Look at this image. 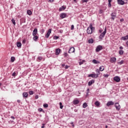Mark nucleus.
Here are the masks:
<instances>
[{"mask_svg": "<svg viewBox=\"0 0 128 128\" xmlns=\"http://www.w3.org/2000/svg\"><path fill=\"white\" fill-rule=\"evenodd\" d=\"M92 62L93 64H100V62L98 60H93L92 61Z\"/></svg>", "mask_w": 128, "mask_h": 128, "instance_id": "obj_19", "label": "nucleus"}, {"mask_svg": "<svg viewBox=\"0 0 128 128\" xmlns=\"http://www.w3.org/2000/svg\"><path fill=\"white\" fill-rule=\"evenodd\" d=\"M33 94H34V92H33L32 90H31V91L29 92V94H30V96H32Z\"/></svg>", "mask_w": 128, "mask_h": 128, "instance_id": "obj_37", "label": "nucleus"}, {"mask_svg": "<svg viewBox=\"0 0 128 128\" xmlns=\"http://www.w3.org/2000/svg\"><path fill=\"white\" fill-rule=\"evenodd\" d=\"M33 40H34V42H36V40H38V36L36 35H35L34 36H33Z\"/></svg>", "mask_w": 128, "mask_h": 128, "instance_id": "obj_24", "label": "nucleus"}, {"mask_svg": "<svg viewBox=\"0 0 128 128\" xmlns=\"http://www.w3.org/2000/svg\"><path fill=\"white\" fill-rule=\"evenodd\" d=\"M59 104L60 106V108H61V110H62V108H64V106H62V102H60Z\"/></svg>", "mask_w": 128, "mask_h": 128, "instance_id": "obj_34", "label": "nucleus"}, {"mask_svg": "<svg viewBox=\"0 0 128 128\" xmlns=\"http://www.w3.org/2000/svg\"><path fill=\"white\" fill-rule=\"evenodd\" d=\"M27 14L28 16H32V10H27Z\"/></svg>", "mask_w": 128, "mask_h": 128, "instance_id": "obj_25", "label": "nucleus"}, {"mask_svg": "<svg viewBox=\"0 0 128 128\" xmlns=\"http://www.w3.org/2000/svg\"><path fill=\"white\" fill-rule=\"evenodd\" d=\"M82 3L88 2V0H82Z\"/></svg>", "mask_w": 128, "mask_h": 128, "instance_id": "obj_40", "label": "nucleus"}, {"mask_svg": "<svg viewBox=\"0 0 128 128\" xmlns=\"http://www.w3.org/2000/svg\"><path fill=\"white\" fill-rule=\"evenodd\" d=\"M22 96L24 98H28V92H24L22 94Z\"/></svg>", "mask_w": 128, "mask_h": 128, "instance_id": "obj_23", "label": "nucleus"}, {"mask_svg": "<svg viewBox=\"0 0 128 128\" xmlns=\"http://www.w3.org/2000/svg\"><path fill=\"white\" fill-rule=\"evenodd\" d=\"M39 111H40V112H44V110H42V108H39Z\"/></svg>", "mask_w": 128, "mask_h": 128, "instance_id": "obj_50", "label": "nucleus"}, {"mask_svg": "<svg viewBox=\"0 0 128 128\" xmlns=\"http://www.w3.org/2000/svg\"><path fill=\"white\" fill-rule=\"evenodd\" d=\"M54 40H58V36H54Z\"/></svg>", "mask_w": 128, "mask_h": 128, "instance_id": "obj_48", "label": "nucleus"}, {"mask_svg": "<svg viewBox=\"0 0 128 128\" xmlns=\"http://www.w3.org/2000/svg\"><path fill=\"white\" fill-rule=\"evenodd\" d=\"M82 106L84 108H86V106H88V104H86V102H84L83 104H82Z\"/></svg>", "mask_w": 128, "mask_h": 128, "instance_id": "obj_32", "label": "nucleus"}, {"mask_svg": "<svg viewBox=\"0 0 128 128\" xmlns=\"http://www.w3.org/2000/svg\"><path fill=\"white\" fill-rule=\"evenodd\" d=\"M104 78H108V74H104Z\"/></svg>", "mask_w": 128, "mask_h": 128, "instance_id": "obj_43", "label": "nucleus"}, {"mask_svg": "<svg viewBox=\"0 0 128 128\" xmlns=\"http://www.w3.org/2000/svg\"><path fill=\"white\" fill-rule=\"evenodd\" d=\"M12 22L14 26H16V20L12 18Z\"/></svg>", "mask_w": 128, "mask_h": 128, "instance_id": "obj_35", "label": "nucleus"}, {"mask_svg": "<svg viewBox=\"0 0 128 128\" xmlns=\"http://www.w3.org/2000/svg\"><path fill=\"white\" fill-rule=\"evenodd\" d=\"M66 8V6H63L62 7L59 8V12H62V10H64Z\"/></svg>", "mask_w": 128, "mask_h": 128, "instance_id": "obj_14", "label": "nucleus"}, {"mask_svg": "<svg viewBox=\"0 0 128 128\" xmlns=\"http://www.w3.org/2000/svg\"><path fill=\"white\" fill-rule=\"evenodd\" d=\"M64 56L66 58V57L68 56V54L66 52H64Z\"/></svg>", "mask_w": 128, "mask_h": 128, "instance_id": "obj_36", "label": "nucleus"}, {"mask_svg": "<svg viewBox=\"0 0 128 128\" xmlns=\"http://www.w3.org/2000/svg\"><path fill=\"white\" fill-rule=\"evenodd\" d=\"M17 102H18V104H20V100H17Z\"/></svg>", "mask_w": 128, "mask_h": 128, "instance_id": "obj_58", "label": "nucleus"}, {"mask_svg": "<svg viewBox=\"0 0 128 128\" xmlns=\"http://www.w3.org/2000/svg\"><path fill=\"white\" fill-rule=\"evenodd\" d=\"M60 18H66V14L62 13L60 14Z\"/></svg>", "mask_w": 128, "mask_h": 128, "instance_id": "obj_13", "label": "nucleus"}, {"mask_svg": "<svg viewBox=\"0 0 128 128\" xmlns=\"http://www.w3.org/2000/svg\"><path fill=\"white\" fill-rule=\"evenodd\" d=\"M40 32L42 34H44V29H42L40 30Z\"/></svg>", "mask_w": 128, "mask_h": 128, "instance_id": "obj_41", "label": "nucleus"}, {"mask_svg": "<svg viewBox=\"0 0 128 128\" xmlns=\"http://www.w3.org/2000/svg\"><path fill=\"white\" fill-rule=\"evenodd\" d=\"M110 2H108V6L109 8H110V6H112V4Z\"/></svg>", "mask_w": 128, "mask_h": 128, "instance_id": "obj_44", "label": "nucleus"}, {"mask_svg": "<svg viewBox=\"0 0 128 128\" xmlns=\"http://www.w3.org/2000/svg\"><path fill=\"white\" fill-rule=\"evenodd\" d=\"M50 34H52V29H49L45 36L46 38H50Z\"/></svg>", "mask_w": 128, "mask_h": 128, "instance_id": "obj_5", "label": "nucleus"}, {"mask_svg": "<svg viewBox=\"0 0 128 128\" xmlns=\"http://www.w3.org/2000/svg\"><path fill=\"white\" fill-rule=\"evenodd\" d=\"M35 98L36 100H38V95L36 96Z\"/></svg>", "mask_w": 128, "mask_h": 128, "instance_id": "obj_52", "label": "nucleus"}, {"mask_svg": "<svg viewBox=\"0 0 128 128\" xmlns=\"http://www.w3.org/2000/svg\"><path fill=\"white\" fill-rule=\"evenodd\" d=\"M89 93H86V98H88V96L89 94H88Z\"/></svg>", "mask_w": 128, "mask_h": 128, "instance_id": "obj_54", "label": "nucleus"}, {"mask_svg": "<svg viewBox=\"0 0 128 128\" xmlns=\"http://www.w3.org/2000/svg\"><path fill=\"white\" fill-rule=\"evenodd\" d=\"M117 2L118 4H120V6H124V1L122 0H119L118 1H117Z\"/></svg>", "mask_w": 128, "mask_h": 128, "instance_id": "obj_10", "label": "nucleus"}, {"mask_svg": "<svg viewBox=\"0 0 128 128\" xmlns=\"http://www.w3.org/2000/svg\"><path fill=\"white\" fill-rule=\"evenodd\" d=\"M92 84H94V80H91L89 81L88 82V86H90Z\"/></svg>", "mask_w": 128, "mask_h": 128, "instance_id": "obj_16", "label": "nucleus"}, {"mask_svg": "<svg viewBox=\"0 0 128 128\" xmlns=\"http://www.w3.org/2000/svg\"><path fill=\"white\" fill-rule=\"evenodd\" d=\"M64 66H65L64 64H62V68H64Z\"/></svg>", "mask_w": 128, "mask_h": 128, "instance_id": "obj_60", "label": "nucleus"}, {"mask_svg": "<svg viewBox=\"0 0 128 128\" xmlns=\"http://www.w3.org/2000/svg\"><path fill=\"white\" fill-rule=\"evenodd\" d=\"M104 12V10H100L99 11V14H102Z\"/></svg>", "mask_w": 128, "mask_h": 128, "instance_id": "obj_42", "label": "nucleus"}, {"mask_svg": "<svg viewBox=\"0 0 128 128\" xmlns=\"http://www.w3.org/2000/svg\"><path fill=\"white\" fill-rule=\"evenodd\" d=\"M93 30H94V28H93L92 24H90L89 27L87 28V34H92Z\"/></svg>", "mask_w": 128, "mask_h": 128, "instance_id": "obj_1", "label": "nucleus"}, {"mask_svg": "<svg viewBox=\"0 0 128 128\" xmlns=\"http://www.w3.org/2000/svg\"><path fill=\"white\" fill-rule=\"evenodd\" d=\"M120 50H124V47H122V46H120Z\"/></svg>", "mask_w": 128, "mask_h": 128, "instance_id": "obj_53", "label": "nucleus"}, {"mask_svg": "<svg viewBox=\"0 0 128 128\" xmlns=\"http://www.w3.org/2000/svg\"><path fill=\"white\" fill-rule=\"evenodd\" d=\"M86 94H90V88H88L86 90Z\"/></svg>", "mask_w": 128, "mask_h": 128, "instance_id": "obj_46", "label": "nucleus"}, {"mask_svg": "<svg viewBox=\"0 0 128 128\" xmlns=\"http://www.w3.org/2000/svg\"><path fill=\"white\" fill-rule=\"evenodd\" d=\"M42 128H44V124H42V126L41 127Z\"/></svg>", "mask_w": 128, "mask_h": 128, "instance_id": "obj_55", "label": "nucleus"}, {"mask_svg": "<svg viewBox=\"0 0 128 128\" xmlns=\"http://www.w3.org/2000/svg\"><path fill=\"white\" fill-rule=\"evenodd\" d=\"M106 34V28H105L104 30L100 35L99 40H102V38H104Z\"/></svg>", "mask_w": 128, "mask_h": 128, "instance_id": "obj_2", "label": "nucleus"}, {"mask_svg": "<svg viewBox=\"0 0 128 128\" xmlns=\"http://www.w3.org/2000/svg\"><path fill=\"white\" fill-rule=\"evenodd\" d=\"M102 50V46L99 45L96 48V52H100Z\"/></svg>", "mask_w": 128, "mask_h": 128, "instance_id": "obj_4", "label": "nucleus"}, {"mask_svg": "<svg viewBox=\"0 0 128 128\" xmlns=\"http://www.w3.org/2000/svg\"><path fill=\"white\" fill-rule=\"evenodd\" d=\"M116 57H112L110 59V62L111 64H116Z\"/></svg>", "mask_w": 128, "mask_h": 128, "instance_id": "obj_8", "label": "nucleus"}, {"mask_svg": "<svg viewBox=\"0 0 128 128\" xmlns=\"http://www.w3.org/2000/svg\"><path fill=\"white\" fill-rule=\"evenodd\" d=\"M38 60H42V56H38Z\"/></svg>", "mask_w": 128, "mask_h": 128, "instance_id": "obj_39", "label": "nucleus"}, {"mask_svg": "<svg viewBox=\"0 0 128 128\" xmlns=\"http://www.w3.org/2000/svg\"><path fill=\"white\" fill-rule=\"evenodd\" d=\"M112 0H108V2H112Z\"/></svg>", "mask_w": 128, "mask_h": 128, "instance_id": "obj_61", "label": "nucleus"}, {"mask_svg": "<svg viewBox=\"0 0 128 128\" xmlns=\"http://www.w3.org/2000/svg\"><path fill=\"white\" fill-rule=\"evenodd\" d=\"M100 103L98 101H96L95 102V106H100Z\"/></svg>", "mask_w": 128, "mask_h": 128, "instance_id": "obj_28", "label": "nucleus"}, {"mask_svg": "<svg viewBox=\"0 0 128 128\" xmlns=\"http://www.w3.org/2000/svg\"><path fill=\"white\" fill-rule=\"evenodd\" d=\"M88 78H98V76L96 74H90L88 75Z\"/></svg>", "mask_w": 128, "mask_h": 128, "instance_id": "obj_6", "label": "nucleus"}, {"mask_svg": "<svg viewBox=\"0 0 128 128\" xmlns=\"http://www.w3.org/2000/svg\"><path fill=\"white\" fill-rule=\"evenodd\" d=\"M88 44H94V39L91 38L88 40Z\"/></svg>", "mask_w": 128, "mask_h": 128, "instance_id": "obj_27", "label": "nucleus"}, {"mask_svg": "<svg viewBox=\"0 0 128 128\" xmlns=\"http://www.w3.org/2000/svg\"><path fill=\"white\" fill-rule=\"evenodd\" d=\"M64 68H66V70H68V65H66Z\"/></svg>", "mask_w": 128, "mask_h": 128, "instance_id": "obj_47", "label": "nucleus"}, {"mask_svg": "<svg viewBox=\"0 0 128 128\" xmlns=\"http://www.w3.org/2000/svg\"><path fill=\"white\" fill-rule=\"evenodd\" d=\"M99 70L100 72H104V67L102 66H100V68H99Z\"/></svg>", "mask_w": 128, "mask_h": 128, "instance_id": "obj_22", "label": "nucleus"}, {"mask_svg": "<svg viewBox=\"0 0 128 128\" xmlns=\"http://www.w3.org/2000/svg\"><path fill=\"white\" fill-rule=\"evenodd\" d=\"M111 20H114V18H116V14L114 13H112L111 14Z\"/></svg>", "mask_w": 128, "mask_h": 128, "instance_id": "obj_9", "label": "nucleus"}, {"mask_svg": "<svg viewBox=\"0 0 128 128\" xmlns=\"http://www.w3.org/2000/svg\"><path fill=\"white\" fill-rule=\"evenodd\" d=\"M114 82H120V77L118 76H116L114 78Z\"/></svg>", "mask_w": 128, "mask_h": 128, "instance_id": "obj_3", "label": "nucleus"}, {"mask_svg": "<svg viewBox=\"0 0 128 128\" xmlns=\"http://www.w3.org/2000/svg\"><path fill=\"white\" fill-rule=\"evenodd\" d=\"M72 52H74V48L72 47L68 50L69 54H72Z\"/></svg>", "mask_w": 128, "mask_h": 128, "instance_id": "obj_15", "label": "nucleus"}, {"mask_svg": "<svg viewBox=\"0 0 128 128\" xmlns=\"http://www.w3.org/2000/svg\"><path fill=\"white\" fill-rule=\"evenodd\" d=\"M43 106H44V108H48V104H44Z\"/></svg>", "mask_w": 128, "mask_h": 128, "instance_id": "obj_38", "label": "nucleus"}, {"mask_svg": "<svg viewBox=\"0 0 128 128\" xmlns=\"http://www.w3.org/2000/svg\"><path fill=\"white\" fill-rule=\"evenodd\" d=\"M74 28V25H72L71 30H72Z\"/></svg>", "mask_w": 128, "mask_h": 128, "instance_id": "obj_45", "label": "nucleus"}, {"mask_svg": "<svg viewBox=\"0 0 128 128\" xmlns=\"http://www.w3.org/2000/svg\"><path fill=\"white\" fill-rule=\"evenodd\" d=\"M96 76H100V70L99 69H96Z\"/></svg>", "mask_w": 128, "mask_h": 128, "instance_id": "obj_20", "label": "nucleus"}, {"mask_svg": "<svg viewBox=\"0 0 128 128\" xmlns=\"http://www.w3.org/2000/svg\"><path fill=\"white\" fill-rule=\"evenodd\" d=\"M74 104H80V100H74L73 101Z\"/></svg>", "mask_w": 128, "mask_h": 128, "instance_id": "obj_17", "label": "nucleus"}, {"mask_svg": "<svg viewBox=\"0 0 128 128\" xmlns=\"http://www.w3.org/2000/svg\"><path fill=\"white\" fill-rule=\"evenodd\" d=\"M60 48H57L56 50V54H60Z\"/></svg>", "mask_w": 128, "mask_h": 128, "instance_id": "obj_21", "label": "nucleus"}, {"mask_svg": "<svg viewBox=\"0 0 128 128\" xmlns=\"http://www.w3.org/2000/svg\"><path fill=\"white\" fill-rule=\"evenodd\" d=\"M86 62V60H82V61L79 62L80 66H82V64H84V63Z\"/></svg>", "mask_w": 128, "mask_h": 128, "instance_id": "obj_30", "label": "nucleus"}, {"mask_svg": "<svg viewBox=\"0 0 128 128\" xmlns=\"http://www.w3.org/2000/svg\"><path fill=\"white\" fill-rule=\"evenodd\" d=\"M50 2H54V0H48Z\"/></svg>", "mask_w": 128, "mask_h": 128, "instance_id": "obj_59", "label": "nucleus"}, {"mask_svg": "<svg viewBox=\"0 0 128 128\" xmlns=\"http://www.w3.org/2000/svg\"><path fill=\"white\" fill-rule=\"evenodd\" d=\"M124 62V60H122L120 62H118V64L122 65L123 64Z\"/></svg>", "mask_w": 128, "mask_h": 128, "instance_id": "obj_33", "label": "nucleus"}, {"mask_svg": "<svg viewBox=\"0 0 128 128\" xmlns=\"http://www.w3.org/2000/svg\"><path fill=\"white\" fill-rule=\"evenodd\" d=\"M16 46L18 48H21L22 47V43L20 42H17Z\"/></svg>", "mask_w": 128, "mask_h": 128, "instance_id": "obj_26", "label": "nucleus"}, {"mask_svg": "<svg viewBox=\"0 0 128 128\" xmlns=\"http://www.w3.org/2000/svg\"><path fill=\"white\" fill-rule=\"evenodd\" d=\"M12 76H16V72H14L12 74Z\"/></svg>", "mask_w": 128, "mask_h": 128, "instance_id": "obj_49", "label": "nucleus"}, {"mask_svg": "<svg viewBox=\"0 0 128 128\" xmlns=\"http://www.w3.org/2000/svg\"><path fill=\"white\" fill-rule=\"evenodd\" d=\"M114 106L116 110H120V104H118V102L115 103Z\"/></svg>", "mask_w": 128, "mask_h": 128, "instance_id": "obj_7", "label": "nucleus"}, {"mask_svg": "<svg viewBox=\"0 0 128 128\" xmlns=\"http://www.w3.org/2000/svg\"><path fill=\"white\" fill-rule=\"evenodd\" d=\"M11 118H12V120H14V116H12Z\"/></svg>", "mask_w": 128, "mask_h": 128, "instance_id": "obj_56", "label": "nucleus"}, {"mask_svg": "<svg viewBox=\"0 0 128 128\" xmlns=\"http://www.w3.org/2000/svg\"><path fill=\"white\" fill-rule=\"evenodd\" d=\"M114 103L112 101H109L106 104L107 106H114Z\"/></svg>", "mask_w": 128, "mask_h": 128, "instance_id": "obj_11", "label": "nucleus"}, {"mask_svg": "<svg viewBox=\"0 0 128 128\" xmlns=\"http://www.w3.org/2000/svg\"><path fill=\"white\" fill-rule=\"evenodd\" d=\"M71 124H74V122H71Z\"/></svg>", "mask_w": 128, "mask_h": 128, "instance_id": "obj_63", "label": "nucleus"}, {"mask_svg": "<svg viewBox=\"0 0 128 128\" xmlns=\"http://www.w3.org/2000/svg\"><path fill=\"white\" fill-rule=\"evenodd\" d=\"M124 20V19H121L120 21L122 22Z\"/></svg>", "mask_w": 128, "mask_h": 128, "instance_id": "obj_62", "label": "nucleus"}, {"mask_svg": "<svg viewBox=\"0 0 128 128\" xmlns=\"http://www.w3.org/2000/svg\"><path fill=\"white\" fill-rule=\"evenodd\" d=\"M105 126H106V128H108V126L106 125Z\"/></svg>", "mask_w": 128, "mask_h": 128, "instance_id": "obj_64", "label": "nucleus"}, {"mask_svg": "<svg viewBox=\"0 0 128 128\" xmlns=\"http://www.w3.org/2000/svg\"><path fill=\"white\" fill-rule=\"evenodd\" d=\"M124 50H119V54L120 55V56H122V54H124Z\"/></svg>", "mask_w": 128, "mask_h": 128, "instance_id": "obj_31", "label": "nucleus"}, {"mask_svg": "<svg viewBox=\"0 0 128 128\" xmlns=\"http://www.w3.org/2000/svg\"><path fill=\"white\" fill-rule=\"evenodd\" d=\"M38 34V28H36L34 30L33 32H32V36H35Z\"/></svg>", "mask_w": 128, "mask_h": 128, "instance_id": "obj_12", "label": "nucleus"}, {"mask_svg": "<svg viewBox=\"0 0 128 128\" xmlns=\"http://www.w3.org/2000/svg\"><path fill=\"white\" fill-rule=\"evenodd\" d=\"M121 40H128V35H126V36H122L121 38Z\"/></svg>", "mask_w": 128, "mask_h": 128, "instance_id": "obj_18", "label": "nucleus"}, {"mask_svg": "<svg viewBox=\"0 0 128 128\" xmlns=\"http://www.w3.org/2000/svg\"><path fill=\"white\" fill-rule=\"evenodd\" d=\"M74 112H78V110L77 109H75L74 110Z\"/></svg>", "mask_w": 128, "mask_h": 128, "instance_id": "obj_57", "label": "nucleus"}, {"mask_svg": "<svg viewBox=\"0 0 128 128\" xmlns=\"http://www.w3.org/2000/svg\"><path fill=\"white\" fill-rule=\"evenodd\" d=\"M16 60V58L14 56H12L10 58L11 62H14V60Z\"/></svg>", "mask_w": 128, "mask_h": 128, "instance_id": "obj_29", "label": "nucleus"}, {"mask_svg": "<svg viewBox=\"0 0 128 128\" xmlns=\"http://www.w3.org/2000/svg\"><path fill=\"white\" fill-rule=\"evenodd\" d=\"M26 40H22V44H26Z\"/></svg>", "mask_w": 128, "mask_h": 128, "instance_id": "obj_51", "label": "nucleus"}]
</instances>
